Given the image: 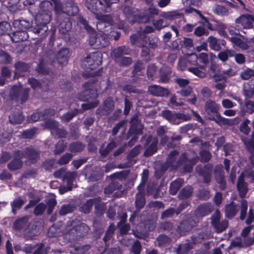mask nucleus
Here are the masks:
<instances>
[{
  "label": "nucleus",
  "instance_id": "nucleus-47",
  "mask_svg": "<svg viewBox=\"0 0 254 254\" xmlns=\"http://www.w3.org/2000/svg\"><path fill=\"white\" fill-rule=\"evenodd\" d=\"M85 94L88 96L86 98V100H89V99L95 98L97 96V91L95 89H89V90H86Z\"/></svg>",
  "mask_w": 254,
  "mask_h": 254
},
{
  "label": "nucleus",
  "instance_id": "nucleus-3",
  "mask_svg": "<svg viewBox=\"0 0 254 254\" xmlns=\"http://www.w3.org/2000/svg\"><path fill=\"white\" fill-rule=\"evenodd\" d=\"M54 176L56 178H63V181L64 183L66 184L67 189L65 190H63V189L61 188L60 190L61 193H63L65 191L70 190L72 188L73 185V182L76 175L73 172H65V170L63 169H61L57 171L54 173Z\"/></svg>",
  "mask_w": 254,
  "mask_h": 254
},
{
  "label": "nucleus",
  "instance_id": "nucleus-32",
  "mask_svg": "<svg viewBox=\"0 0 254 254\" xmlns=\"http://www.w3.org/2000/svg\"><path fill=\"white\" fill-rule=\"evenodd\" d=\"M161 16L170 20H173L177 17H182V15L175 11L164 12Z\"/></svg>",
  "mask_w": 254,
  "mask_h": 254
},
{
  "label": "nucleus",
  "instance_id": "nucleus-23",
  "mask_svg": "<svg viewBox=\"0 0 254 254\" xmlns=\"http://www.w3.org/2000/svg\"><path fill=\"white\" fill-rule=\"evenodd\" d=\"M69 52L66 49H64L59 51L57 56V61L59 64H64L67 63Z\"/></svg>",
  "mask_w": 254,
  "mask_h": 254
},
{
  "label": "nucleus",
  "instance_id": "nucleus-59",
  "mask_svg": "<svg viewBox=\"0 0 254 254\" xmlns=\"http://www.w3.org/2000/svg\"><path fill=\"white\" fill-rule=\"evenodd\" d=\"M200 155L201 156V159L203 161H208L211 157V155L209 152L206 151H202L200 153Z\"/></svg>",
  "mask_w": 254,
  "mask_h": 254
},
{
  "label": "nucleus",
  "instance_id": "nucleus-49",
  "mask_svg": "<svg viewBox=\"0 0 254 254\" xmlns=\"http://www.w3.org/2000/svg\"><path fill=\"white\" fill-rule=\"evenodd\" d=\"M57 203L56 200L55 198H52L48 200L47 202L48 204V213L50 214L53 211V209Z\"/></svg>",
  "mask_w": 254,
  "mask_h": 254
},
{
  "label": "nucleus",
  "instance_id": "nucleus-18",
  "mask_svg": "<svg viewBox=\"0 0 254 254\" xmlns=\"http://www.w3.org/2000/svg\"><path fill=\"white\" fill-rule=\"evenodd\" d=\"M243 94L246 98H251L254 94V84L251 81L245 83L243 86Z\"/></svg>",
  "mask_w": 254,
  "mask_h": 254
},
{
  "label": "nucleus",
  "instance_id": "nucleus-16",
  "mask_svg": "<svg viewBox=\"0 0 254 254\" xmlns=\"http://www.w3.org/2000/svg\"><path fill=\"white\" fill-rule=\"evenodd\" d=\"M158 140L156 138L151 137L148 140L147 145L149 146L147 148L145 154L149 156L153 154L156 151V145Z\"/></svg>",
  "mask_w": 254,
  "mask_h": 254
},
{
  "label": "nucleus",
  "instance_id": "nucleus-43",
  "mask_svg": "<svg viewBox=\"0 0 254 254\" xmlns=\"http://www.w3.org/2000/svg\"><path fill=\"white\" fill-rule=\"evenodd\" d=\"M136 205L138 208L142 207L145 204V199L143 195L141 193L136 195Z\"/></svg>",
  "mask_w": 254,
  "mask_h": 254
},
{
  "label": "nucleus",
  "instance_id": "nucleus-7",
  "mask_svg": "<svg viewBox=\"0 0 254 254\" xmlns=\"http://www.w3.org/2000/svg\"><path fill=\"white\" fill-rule=\"evenodd\" d=\"M29 91L28 88L24 89L18 86H13L10 91V96L12 100H20L22 103L27 100Z\"/></svg>",
  "mask_w": 254,
  "mask_h": 254
},
{
  "label": "nucleus",
  "instance_id": "nucleus-50",
  "mask_svg": "<svg viewBox=\"0 0 254 254\" xmlns=\"http://www.w3.org/2000/svg\"><path fill=\"white\" fill-rule=\"evenodd\" d=\"M71 157L72 155L70 153H66L59 159V163L62 165L66 164L69 162Z\"/></svg>",
  "mask_w": 254,
  "mask_h": 254
},
{
  "label": "nucleus",
  "instance_id": "nucleus-55",
  "mask_svg": "<svg viewBox=\"0 0 254 254\" xmlns=\"http://www.w3.org/2000/svg\"><path fill=\"white\" fill-rule=\"evenodd\" d=\"M141 246L138 241H135L132 247V251L134 254H139L140 252Z\"/></svg>",
  "mask_w": 254,
  "mask_h": 254
},
{
  "label": "nucleus",
  "instance_id": "nucleus-35",
  "mask_svg": "<svg viewBox=\"0 0 254 254\" xmlns=\"http://www.w3.org/2000/svg\"><path fill=\"white\" fill-rule=\"evenodd\" d=\"M233 56L234 54L233 51L231 50H227L219 53L218 57L221 61L222 62H225L228 60L229 57H231Z\"/></svg>",
  "mask_w": 254,
  "mask_h": 254
},
{
  "label": "nucleus",
  "instance_id": "nucleus-40",
  "mask_svg": "<svg viewBox=\"0 0 254 254\" xmlns=\"http://www.w3.org/2000/svg\"><path fill=\"white\" fill-rule=\"evenodd\" d=\"M73 211V208L70 205H63L60 211L59 214L61 215H65L67 213H70Z\"/></svg>",
  "mask_w": 254,
  "mask_h": 254
},
{
  "label": "nucleus",
  "instance_id": "nucleus-61",
  "mask_svg": "<svg viewBox=\"0 0 254 254\" xmlns=\"http://www.w3.org/2000/svg\"><path fill=\"white\" fill-rule=\"evenodd\" d=\"M222 104L225 108H232L234 106V104L229 99L223 100Z\"/></svg>",
  "mask_w": 254,
  "mask_h": 254
},
{
  "label": "nucleus",
  "instance_id": "nucleus-45",
  "mask_svg": "<svg viewBox=\"0 0 254 254\" xmlns=\"http://www.w3.org/2000/svg\"><path fill=\"white\" fill-rule=\"evenodd\" d=\"M135 121L137 122V120H136L135 119H133L132 120H131V121H130L131 129L134 130L135 133L137 134L140 133L141 129H142V126L141 124H139L137 126V127H135L133 125L134 122Z\"/></svg>",
  "mask_w": 254,
  "mask_h": 254
},
{
  "label": "nucleus",
  "instance_id": "nucleus-27",
  "mask_svg": "<svg viewBox=\"0 0 254 254\" xmlns=\"http://www.w3.org/2000/svg\"><path fill=\"white\" fill-rule=\"evenodd\" d=\"M238 208L233 203L226 206L225 214L227 217L231 218L235 215L238 211Z\"/></svg>",
  "mask_w": 254,
  "mask_h": 254
},
{
  "label": "nucleus",
  "instance_id": "nucleus-64",
  "mask_svg": "<svg viewBox=\"0 0 254 254\" xmlns=\"http://www.w3.org/2000/svg\"><path fill=\"white\" fill-rule=\"evenodd\" d=\"M246 107L247 112L251 113L254 111V103L248 101L246 103Z\"/></svg>",
  "mask_w": 254,
  "mask_h": 254
},
{
  "label": "nucleus",
  "instance_id": "nucleus-12",
  "mask_svg": "<svg viewBox=\"0 0 254 254\" xmlns=\"http://www.w3.org/2000/svg\"><path fill=\"white\" fill-rule=\"evenodd\" d=\"M35 20L38 23L43 25L44 31L46 32L48 29L46 25L50 22L51 14L39 11L36 15Z\"/></svg>",
  "mask_w": 254,
  "mask_h": 254
},
{
  "label": "nucleus",
  "instance_id": "nucleus-48",
  "mask_svg": "<svg viewBox=\"0 0 254 254\" xmlns=\"http://www.w3.org/2000/svg\"><path fill=\"white\" fill-rule=\"evenodd\" d=\"M36 129L35 128L27 129L24 131L23 136L24 137L26 138H32L36 133Z\"/></svg>",
  "mask_w": 254,
  "mask_h": 254
},
{
  "label": "nucleus",
  "instance_id": "nucleus-41",
  "mask_svg": "<svg viewBox=\"0 0 254 254\" xmlns=\"http://www.w3.org/2000/svg\"><path fill=\"white\" fill-rule=\"evenodd\" d=\"M60 233V230L59 229H57L55 226H51L48 232V235L49 237H54L59 236Z\"/></svg>",
  "mask_w": 254,
  "mask_h": 254
},
{
  "label": "nucleus",
  "instance_id": "nucleus-13",
  "mask_svg": "<svg viewBox=\"0 0 254 254\" xmlns=\"http://www.w3.org/2000/svg\"><path fill=\"white\" fill-rule=\"evenodd\" d=\"M97 17L100 21L97 24V28L100 30H102L103 25L107 27H111L112 24V18L109 15H97Z\"/></svg>",
  "mask_w": 254,
  "mask_h": 254
},
{
  "label": "nucleus",
  "instance_id": "nucleus-39",
  "mask_svg": "<svg viewBox=\"0 0 254 254\" xmlns=\"http://www.w3.org/2000/svg\"><path fill=\"white\" fill-rule=\"evenodd\" d=\"M71 26V23L67 20L60 24L59 30L61 32L64 33L70 29Z\"/></svg>",
  "mask_w": 254,
  "mask_h": 254
},
{
  "label": "nucleus",
  "instance_id": "nucleus-36",
  "mask_svg": "<svg viewBox=\"0 0 254 254\" xmlns=\"http://www.w3.org/2000/svg\"><path fill=\"white\" fill-rule=\"evenodd\" d=\"M15 67L17 73L26 71L29 68V66L27 64L20 62L15 64Z\"/></svg>",
  "mask_w": 254,
  "mask_h": 254
},
{
  "label": "nucleus",
  "instance_id": "nucleus-19",
  "mask_svg": "<svg viewBox=\"0 0 254 254\" xmlns=\"http://www.w3.org/2000/svg\"><path fill=\"white\" fill-rule=\"evenodd\" d=\"M163 116L169 122L172 124H177L179 123L180 116L176 114H173L169 110H166L162 112Z\"/></svg>",
  "mask_w": 254,
  "mask_h": 254
},
{
  "label": "nucleus",
  "instance_id": "nucleus-53",
  "mask_svg": "<svg viewBox=\"0 0 254 254\" xmlns=\"http://www.w3.org/2000/svg\"><path fill=\"white\" fill-rule=\"evenodd\" d=\"M92 205H94L96 209H97L98 208V204H97L96 202L94 200H90L88 201H87L86 204V208L84 210V209L82 210V211L85 213H88L90 209V207Z\"/></svg>",
  "mask_w": 254,
  "mask_h": 254
},
{
  "label": "nucleus",
  "instance_id": "nucleus-30",
  "mask_svg": "<svg viewBox=\"0 0 254 254\" xmlns=\"http://www.w3.org/2000/svg\"><path fill=\"white\" fill-rule=\"evenodd\" d=\"M183 181L182 179L177 180L172 182L170 185V191L171 194H175L180 187L182 186Z\"/></svg>",
  "mask_w": 254,
  "mask_h": 254
},
{
  "label": "nucleus",
  "instance_id": "nucleus-63",
  "mask_svg": "<svg viewBox=\"0 0 254 254\" xmlns=\"http://www.w3.org/2000/svg\"><path fill=\"white\" fill-rule=\"evenodd\" d=\"M240 130L245 134H248L250 131V128L247 125V123H242L240 127Z\"/></svg>",
  "mask_w": 254,
  "mask_h": 254
},
{
  "label": "nucleus",
  "instance_id": "nucleus-4",
  "mask_svg": "<svg viewBox=\"0 0 254 254\" xmlns=\"http://www.w3.org/2000/svg\"><path fill=\"white\" fill-rule=\"evenodd\" d=\"M129 54V51L127 48L126 47H121L114 49L112 56L117 62L123 65H127L131 64V59L129 57H124L122 56Z\"/></svg>",
  "mask_w": 254,
  "mask_h": 254
},
{
  "label": "nucleus",
  "instance_id": "nucleus-2",
  "mask_svg": "<svg viewBox=\"0 0 254 254\" xmlns=\"http://www.w3.org/2000/svg\"><path fill=\"white\" fill-rule=\"evenodd\" d=\"M218 105L214 102L209 101L205 105V111L209 116L210 120L215 121L218 124L221 125H230L231 121L229 119L222 117L218 113Z\"/></svg>",
  "mask_w": 254,
  "mask_h": 254
},
{
  "label": "nucleus",
  "instance_id": "nucleus-10",
  "mask_svg": "<svg viewBox=\"0 0 254 254\" xmlns=\"http://www.w3.org/2000/svg\"><path fill=\"white\" fill-rule=\"evenodd\" d=\"M16 157L22 158L26 157L32 161L34 160L38 157V153L35 150L31 149L29 148H26L24 151L19 150L15 152Z\"/></svg>",
  "mask_w": 254,
  "mask_h": 254
},
{
  "label": "nucleus",
  "instance_id": "nucleus-51",
  "mask_svg": "<svg viewBox=\"0 0 254 254\" xmlns=\"http://www.w3.org/2000/svg\"><path fill=\"white\" fill-rule=\"evenodd\" d=\"M64 147L65 146L63 141H59L54 150L55 154H58L63 152L64 150Z\"/></svg>",
  "mask_w": 254,
  "mask_h": 254
},
{
  "label": "nucleus",
  "instance_id": "nucleus-54",
  "mask_svg": "<svg viewBox=\"0 0 254 254\" xmlns=\"http://www.w3.org/2000/svg\"><path fill=\"white\" fill-rule=\"evenodd\" d=\"M30 118L32 121L37 122L40 119H44V114L42 112L35 113L31 115Z\"/></svg>",
  "mask_w": 254,
  "mask_h": 254
},
{
  "label": "nucleus",
  "instance_id": "nucleus-25",
  "mask_svg": "<svg viewBox=\"0 0 254 254\" xmlns=\"http://www.w3.org/2000/svg\"><path fill=\"white\" fill-rule=\"evenodd\" d=\"M208 62V56L206 53H202L199 54V57H197V65L196 67L200 66H203V68L201 69V71H203L206 65Z\"/></svg>",
  "mask_w": 254,
  "mask_h": 254
},
{
  "label": "nucleus",
  "instance_id": "nucleus-34",
  "mask_svg": "<svg viewBox=\"0 0 254 254\" xmlns=\"http://www.w3.org/2000/svg\"><path fill=\"white\" fill-rule=\"evenodd\" d=\"M240 77L244 80H248L251 77H254V69L246 68L241 73Z\"/></svg>",
  "mask_w": 254,
  "mask_h": 254
},
{
  "label": "nucleus",
  "instance_id": "nucleus-24",
  "mask_svg": "<svg viewBox=\"0 0 254 254\" xmlns=\"http://www.w3.org/2000/svg\"><path fill=\"white\" fill-rule=\"evenodd\" d=\"M237 188L241 196L242 197H244L247 193V189L246 184L244 182V176L243 175H241L239 178Z\"/></svg>",
  "mask_w": 254,
  "mask_h": 254
},
{
  "label": "nucleus",
  "instance_id": "nucleus-52",
  "mask_svg": "<svg viewBox=\"0 0 254 254\" xmlns=\"http://www.w3.org/2000/svg\"><path fill=\"white\" fill-rule=\"evenodd\" d=\"M97 100H94L88 103H84L82 105V107L84 110H88L95 107L98 105Z\"/></svg>",
  "mask_w": 254,
  "mask_h": 254
},
{
  "label": "nucleus",
  "instance_id": "nucleus-11",
  "mask_svg": "<svg viewBox=\"0 0 254 254\" xmlns=\"http://www.w3.org/2000/svg\"><path fill=\"white\" fill-rule=\"evenodd\" d=\"M46 127L51 130V133L53 134H57L60 137H63L65 135L64 130L58 128V124L54 120H49L47 121Z\"/></svg>",
  "mask_w": 254,
  "mask_h": 254
},
{
  "label": "nucleus",
  "instance_id": "nucleus-1",
  "mask_svg": "<svg viewBox=\"0 0 254 254\" xmlns=\"http://www.w3.org/2000/svg\"><path fill=\"white\" fill-rule=\"evenodd\" d=\"M197 65V56L195 54H192L180 59L178 64V69L184 70L186 68L188 70L199 77H204L205 73L201 71L203 66L196 67Z\"/></svg>",
  "mask_w": 254,
  "mask_h": 254
},
{
  "label": "nucleus",
  "instance_id": "nucleus-9",
  "mask_svg": "<svg viewBox=\"0 0 254 254\" xmlns=\"http://www.w3.org/2000/svg\"><path fill=\"white\" fill-rule=\"evenodd\" d=\"M220 212L217 211L212 217V224L215 227L218 233L224 231L228 226V222L224 221L221 223H219Z\"/></svg>",
  "mask_w": 254,
  "mask_h": 254
},
{
  "label": "nucleus",
  "instance_id": "nucleus-8",
  "mask_svg": "<svg viewBox=\"0 0 254 254\" xmlns=\"http://www.w3.org/2000/svg\"><path fill=\"white\" fill-rule=\"evenodd\" d=\"M235 22L238 26H241L245 29H251L254 26V24L252 23L251 15L248 14L240 15L236 19Z\"/></svg>",
  "mask_w": 254,
  "mask_h": 254
},
{
  "label": "nucleus",
  "instance_id": "nucleus-17",
  "mask_svg": "<svg viewBox=\"0 0 254 254\" xmlns=\"http://www.w3.org/2000/svg\"><path fill=\"white\" fill-rule=\"evenodd\" d=\"M228 38L235 46L240 48L242 50H246L248 49L249 47L248 45V42L244 41L239 38L231 37H228Z\"/></svg>",
  "mask_w": 254,
  "mask_h": 254
},
{
  "label": "nucleus",
  "instance_id": "nucleus-21",
  "mask_svg": "<svg viewBox=\"0 0 254 254\" xmlns=\"http://www.w3.org/2000/svg\"><path fill=\"white\" fill-rule=\"evenodd\" d=\"M235 74V72L233 71L232 69H229L226 70L220 71L219 73H216L214 76L215 80H225L228 76H232Z\"/></svg>",
  "mask_w": 254,
  "mask_h": 254
},
{
  "label": "nucleus",
  "instance_id": "nucleus-37",
  "mask_svg": "<svg viewBox=\"0 0 254 254\" xmlns=\"http://www.w3.org/2000/svg\"><path fill=\"white\" fill-rule=\"evenodd\" d=\"M23 120V116L20 114L13 115L9 117V121L12 124H20Z\"/></svg>",
  "mask_w": 254,
  "mask_h": 254
},
{
  "label": "nucleus",
  "instance_id": "nucleus-62",
  "mask_svg": "<svg viewBox=\"0 0 254 254\" xmlns=\"http://www.w3.org/2000/svg\"><path fill=\"white\" fill-rule=\"evenodd\" d=\"M192 193V189L190 187L184 189L182 191V194L185 197H188Z\"/></svg>",
  "mask_w": 254,
  "mask_h": 254
},
{
  "label": "nucleus",
  "instance_id": "nucleus-5",
  "mask_svg": "<svg viewBox=\"0 0 254 254\" xmlns=\"http://www.w3.org/2000/svg\"><path fill=\"white\" fill-rule=\"evenodd\" d=\"M80 24H83L86 30L88 31L89 32L91 33V37L89 39V43L91 46L96 45V47L100 48L101 47H105L108 45V40L105 38L102 39V42L100 41V38L95 39L94 36L95 35V34L93 32V29L91 28V27H90L86 24V21L83 18H81V17Z\"/></svg>",
  "mask_w": 254,
  "mask_h": 254
},
{
  "label": "nucleus",
  "instance_id": "nucleus-15",
  "mask_svg": "<svg viewBox=\"0 0 254 254\" xmlns=\"http://www.w3.org/2000/svg\"><path fill=\"white\" fill-rule=\"evenodd\" d=\"M13 25L14 27L18 31H24L25 30L29 28L31 26V23L26 20L21 19L15 20Z\"/></svg>",
  "mask_w": 254,
  "mask_h": 254
},
{
  "label": "nucleus",
  "instance_id": "nucleus-46",
  "mask_svg": "<svg viewBox=\"0 0 254 254\" xmlns=\"http://www.w3.org/2000/svg\"><path fill=\"white\" fill-rule=\"evenodd\" d=\"M10 25L7 22H0V35L4 34L10 28Z\"/></svg>",
  "mask_w": 254,
  "mask_h": 254
},
{
  "label": "nucleus",
  "instance_id": "nucleus-33",
  "mask_svg": "<svg viewBox=\"0 0 254 254\" xmlns=\"http://www.w3.org/2000/svg\"><path fill=\"white\" fill-rule=\"evenodd\" d=\"M22 164V162L19 159L16 158L8 163L7 166L9 170L14 171L20 169Z\"/></svg>",
  "mask_w": 254,
  "mask_h": 254
},
{
  "label": "nucleus",
  "instance_id": "nucleus-28",
  "mask_svg": "<svg viewBox=\"0 0 254 254\" xmlns=\"http://www.w3.org/2000/svg\"><path fill=\"white\" fill-rule=\"evenodd\" d=\"M24 203L25 201L19 197L14 199L13 201L11 203L12 212L14 214H15L16 211L19 209Z\"/></svg>",
  "mask_w": 254,
  "mask_h": 254
},
{
  "label": "nucleus",
  "instance_id": "nucleus-60",
  "mask_svg": "<svg viewBox=\"0 0 254 254\" xmlns=\"http://www.w3.org/2000/svg\"><path fill=\"white\" fill-rule=\"evenodd\" d=\"M37 233H38L36 229H32L31 231H30V229L29 228H26L24 229V234L28 237H32L35 235H36Z\"/></svg>",
  "mask_w": 254,
  "mask_h": 254
},
{
  "label": "nucleus",
  "instance_id": "nucleus-31",
  "mask_svg": "<svg viewBox=\"0 0 254 254\" xmlns=\"http://www.w3.org/2000/svg\"><path fill=\"white\" fill-rule=\"evenodd\" d=\"M27 33L25 31H18L13 33L12 40L15 42H18L20 41H23L27 38Z\"/></svg>",
  "mask_w": 254,
  "mask_h": 254
},
{
  "label": "nucleus",
  "instance_id": "nucleus-14",
  "mask_svg": "<svg viewBox=\"0 0 254 254\" xmlns=\"http://www.w3.org/2000/svg\"><path fill=\"white\" fill-rule=\"evenodd\" d=\"M148 91L150 94L157 96H164L168 93L166 89L156 85L149 86Z\"/></svg>",
  "mask_w": 254,
  "mask_h": 254
},
{
  "label": "nucleus",
  "instance_id": "nucleus-42",
  "mask_svg": "<svg viewBox=\"0 0 254 254\" xmlns=\"http://www.w3.org/2000/svg\"><path fill=\"white\" fill-rule=\"evenodd\" d=\"M46 208V205L43 203H40L35 208L34 214L36 215L42 214Z\"/></svg>",
  "mask_w": 254,
  "mask_h": 254
},
{
  "label": "nucleus",
  "instance_id": "nucleus-26",
  "mask_svg": "<svg viewBox=\"0 0 254 254\" xmlns=\"http://www.w3.org/2000/svg\"><path fill=\"white\" fill-rule=\"evenodd\" d=\"M53 5H54V10L56 14H61L63 13H66L69 14V12L64 10L61 2L58 0H53Z\"/></svg>",
  "mask_w": 254,
  "mask_h": 254
},
{
  "label": "nucleus",
  "instance_id": "nucleus-38",
  "mask_svg": "<svg viewBox=\"0 0 254 254\" xmlns=\"http://www.w3.org/2000/svg\"><path fill=\"white\" fill-rule=\"evenodd\" d=\"M77 112L78 111L77 110H75L74 111L69 112L64 115L61 117V119L63 122H69L73 118V117H74L77 114Z\"/></svg>",
  "mask_w": 254,
  "mask_h": 254
},
{
  "label": "nucleus",
  "instance_id": "nucleus-57",
  "mask_svg": "<svg viewBox=\"0 0 254 254\" xmlns=\"http://www.w3.org/2000/svg\"><path fill=\"white\" fill-rule=\"evenodd\" d=\"M235 61L238 64H243L245 62V57L242 54H237L235 56Z\"/></svg>",
  "mask_w": 254,
  "mask_h": 254
},
{
  "label": "nucleus",
  "instance_id": "nucleus-6",
  "mask_svg": "<svg viewBox=\"0 0 254 254\" xmlns=\"http://www.w3.org/2000/svg\"><path fill=\"white\" fill-rule=\"evenodd\" d=\"M112 2L110 0H103V1L100 0H86V4L87 8L92 12L97 13L98 11L105 10V6H110Z\"/></svg>",
  "mask_w": 254,
  "mask_h": 254
},
{
  "label": "nucleus",
  "instance_id": "nucleus-22",
  "mask_svg": "<svg viewBox=\"0 0 254 254\" xmlns=\"http://www.w3.org/2000/svg\"><path fill=\"white\" fill-rule=\"evenodd\" d=\"M53 0H44L40 4V10L39 11L51 14V11L53 9Z\"/></svg>",
  "mask_w": 254,
  "mask_h": 254
},
{
  "label": "nucleus",
  "instance_id": "nucleus-20",
  "mask_svg": "<svg viewBox=\"0 0 254 254\" xmlns=\"http://www.w3.org/2000/svg\"><path fill=\"white\" fill-rule=\"evenodd\" d=\"M209 46L211 49L215 51H219L220 48V45H224L225 42L222 40H217L213 37H209L208 39Z\"/></svg>",
  "mask_w": 254,
  "mask_h": 254
},
{
  "label": "nucleus",
  "instance_id": "nucleus-44",
  "mask_svg": "<svg viewBox=\"0 0 254 254\" xmlns=\"http://www.w3.org/2000/svg\"><path fill=\"white\" fill-rule=\"evenodd\" d=\"M247 211V202L246 200H243L241 202V211L240 218L243 220L245 218L246 214Z\"/></svg>",
  "mask_w": 254,
  "mask_h": 254
},
{
  "label": "nucleus",
  "instance_id": "nucleus-58",
  "mask_svg": "<svg viewBox=\"0 0 254 254\" xmlns=\"http://www.w3.org/2000/svg\"><path fill=\"white\" fill-rule=\"evenodd\" d=\"M28 83L34 89L40 87V84L37 80L34 78H29L28 79Z\"/></svg>",
  "mask_w": 254,
  "mask_h": 254
},
{
  "label": "nucleus",
  "instance_id": "nucleus-56",
  "mask_svg": "<svg viewBox=\"0 0 254 254\" xmlns=\"http://www.w3.org/2000/svg\"><path fill=\"white\" fill-rule=\"evenodd\" d=\"M164 21L162 19L154 20L153 22V25L156 29L160 30L167 26L166 24H164Z\"/></svg>",
  "mask_w": 254,
  "mask_h": 254
},
{
  "label": "nucleus",
  "instance_id": "nucleus-29",
  "mask_svg": "<svg viewBox=\"0 0 254 254\" xmlns=\"http://www.w3.org/2000/svg\"><path fill=\"white\" fill-rule=\"evenodd\" d=\"M28 225V217H25L17 220L14 223V228L17 230L25 228Z\"/></svg>",
  "mask_w": 254,
  "mask_h": 254
}]
</instances>
